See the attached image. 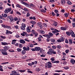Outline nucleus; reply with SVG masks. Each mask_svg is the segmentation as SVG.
Wrapping results in <instances>:
<instances>
[{
  "instance_id": "19",
  "label": "nucleus",
  "mask_w": 75,
  "mask_h": 75,
  "mask_svg": "<svg viewBox=\"0 0 75 75\" xmlns=\"http://www.w3.org/2000/svg\"><path fill=\"white\" fill-rule=\"evenodd\" d=\"M69 44L71 45L72 43V40L71 39H69Z\"/></svg>"
},
{
  "instance_id": "47",
  "label": "nucleus",
  "mask_w": 75,
  "mask_h": 75,
  "mask_svg": "<svg viewBox=\"0 0 75 75\" xmlns=\"http://www.w3.org/2000/svg\"><path fill=\"white\" fill-rule=\"evenodd\" d=\"M30 13H29V12H28L27 13V17H29V16H30Z\"/></svg>"
},
{
  "instance_id": "17",
  "label": "nucleus",
  "mask_w": 75,
  "mask_h": 75,
  "mask_svg": "<svg viewBox=\"0 0 75 75\" xmlns=\"http://www.w3.org/2000/svg\"><path fill=\"white\" fill-rule=\"evenodd\" d=\"M1 43L2 44V45H8V43H6V42H1Z\"/></svg>"
},
{
  "instance_id": "48",
  "label": "nucleus",
  "mask_w": 75,
  "mask_h": 75,
  "mask_svg": "<svg viewBox=\"0 0 75 75\" xmlns=\"http://www.w3.org/2000/svg\"><path fill=\"white\" fill-rule=\"evenodd\" d=\"M56 63L57 64H59V61H55V63Z\"/></svg>"
},
{
  "instance_id": "16",
  "label": "nucleus",
  "mask_w": 75,
  "mask_h": 75,
  "mask_svg": "<svg viewBox=\"0 0 75 75\" xmlns=\"http://www.w3.org/2000/svg\"><path fill=\"white\" fill-rule=\"evenodd\" d=\"M16 40H13L12 42V44H16Z\"/></svg>"
},
{
  "instance_id": "61",
  "label": "nucleus",
  "mask_w": 75,
  "mask_h": 75,
  "mask_svg": "<svg viewBox=\"0 0 75 75\" xmlns=\"http://www.w3.org/2000/svg\"><path fill=\"white\" fill-rule=\"evenodd\" d=\"M65 42H66V43H67V44H68V40H67V39H65Z\"/></svg>"
},
{
  "instance_id": "36",
  "label": "nucleus",
  "mask_w": 75,
  "mask_h": 75,
  "mask_svg": "<svg viewBox=\"0 0 75 75\" xmlns=\"http://www.w3.org/2000/svg\"><path fill=\"white\" fill-rule=\"evenodd\" d=\"M67 3L68 4H69V5H71L72 4V3H71V2L70 1H68L67 2Z\"/></svg>"
},
{
  "instance_id": "11",
  "label": "nucleus",
  "mask_w": 75,
  "mask_h": 75,
  "mask_svg": "<svg viewBox=\"0 0 75 75\" xmlns=\"http://www.w3.org/2000/svg\"><path fill=\"white\" fill-rule=\"evenodd\" d=\"M70 62L72 64H74L75 63V60H74V59H71Z\"/></svg>"
},
{
  "instance_id": "32",
  "label": "nucleus",
  "mask_w": 75,
  "mask_h": 75,
  "mask_svg": "<svg viewBox=\"0 0 75 75\" xmlns=\"http://www.w3.org/2000/svg\"><path fill=\"white\" fill-rule=\"evenodd\" d=\"M33 34L35 35V37H37V36L38 35V33H37L36 32V33H35Z\"/></svg>"
},
{
  "instance_id": "64",
  "label": "nucleus",
  "mask_w": 75,
  "mask_h": 75,
  "mask_svg": "<svg viewBox=\"0 0 75 75\" xmlns=\"http://www.w3.org/2000/svg\"><path fill=\"white\" fill-rule=\"evenodd\" d=\"M64 15L65 17H68V14L67 13H65Z\"/></svg>"
},
{
  "instance_id": "44",
  "label": "nucleus",
  "mask_w": 75,
  "mask_h": 75,
  "mask_svg": "<svg viewBox=\"0 0 75 75\" xmlns=\"http://www.w3.org/2000/svg\"><path fill=\"white\" fill-rule=\"evenodd\" d=\"M40 33H42V34H45V32H44V30H43L41 32H40Z\"/></svg>"
},
{
  "instance_id": "38",
  "label": "nucleus",
  "mask_w": 75,
  "mask_h": 75,
  "mask_svg": "<svg viewBox=\"0 0 75 75\" xmlns=\"http://www.w3.org/2000/svg\"><path fill=\"white\" fill-rule=\"evenodd\" d=\"M64 68L65 69H68L69 67H64Z\"/></svg>"
},
{
  "instance_id": "55",
  "label": "nucleus",
  "mask_w": 75,
  "mask_h": 75,
  "mask_svg": "<svg viewBox=\"0 0 75 75\" xmlns=\"http://www.w3.org/2000/svg\"><path fill=\"white\" fill-rule=\"evenodd\" d=\"M16 13L17 14L19 15V16H21V13H20L19 12L17 11L16 12Z\"/></svg>"
},
{
  "instance_id": "20",
  "label": "nucleus",
  "mask_w": 75,
  "mask_h": 75,
  "mask_svg": "<svg viewBox=\"0 0 75 75\" xmlns=\"http://www.w3.org/2000/svg\"><path fill=\"white\" fill-rule=\"evenodd\" d=\"M26 31H27V32H28V33H30L31 32V30L30 29H29V28L28 27L26 30Z\"/></svg>"
},
{
  "instance_id": "40",
  "label": "nucleus",
  "mask_w": 75,
  "mask_h": 75,
  "mask_svg": "<svg viewBox=\"0 0 75 75\" xmlns=\"http://www.w3.org/2000/svg\"><path fill=\"white\" fill-rule=\"evenodd\" d=\"M16 6L17 7H18L19 8H21V6L19 5L18 4L16 5Z\"/></svg>"
},
{
  "instance_id": "23",
  "label": "nucleus",
  "mask_w": 75,
  "mask_h": 75,
  "mask_svg": "<svg viewBox=\"0 0 75 75\" xmlns=\"http://www.w3.org/2000/svg\"><path fill=\"white\" fill-rule=\"evenodd\" d=\"M50 29L51 30H53V31H56V30H57L56 29H54L53 28H51Z\"/></svg>"
},
{
  "instance_id": "57",
  "label": "nucleus",
  "mask_w": 75,
  "mask_h": 75,
  "mask_svg": "<svg viewBox=\"0 0 75 75\" xmlns=\"http://www.w3.org/2000/svg\"><path fill=\"white\" fill-rule=\"evenodd\" d=\"M55 1L54 0H50V2L51 3H54Z\"/></svg>"
},
{
  "instance_id": "31",
  "label": "nucleus",
  "mask_w": 75,
  "mask_h": 75,
  "mask_svg": "<svg viewBox=\"0 0 75 75\" xmlns=\"http://www.w3.org/2000/svg\"><path fill=\"white\" fill-rule=\"evenodd\" d=\"M14 72H15V71H12V74H11L10 75H14Z\"/></svg>"
},
{
  "instance_id": "28",
  "label": "nucleus",
  "mask_w": 75,
  "mask_h": 75,
  "mask_svg": "<svg viewBox=\"0 0 75 75\" xmlns=\"http://www.w3.org/2000/svg\"><path fill=\"white\" fill-rule=\"evenodd\" d=\"M2 16L4 17H7V15L6 13H4V15L3 16V14H2Z\"/></svg>"
},
{
  "instance_id": "43",
  "label": "nucleus",
  "mask_w": 75,
  "mask_h": 75,
  "mask_svg": "<svg viewBox=\"0 0 75 75\" xmlns=\"http://www.w3.org/2000/svg\"><path fill=\"white\" fill-rule=\"evenodd\" d=\"M57 51L59 54H61V51H60V50H57Z\"/></svg>"
},
{
  "instance_id": "60",
  "label": "nucleus",
  "mask_w": 75,
  "mask_h": 75,
  "mask_svg": "<svg viewBox=\"0 0 75 75\" xmlns=\"http://www.w3.org/2000/svg\"><path fill=\"white\" fill-rule=\"evenodd\" d=\"M28 72H29V73H30V74H33V72L31 71L30 70H28Z\"/></svg>"
},
{
  "instance_id": "14",
  "label": "nucleus",
  "mask_w": 75,
  "mask_h": 75,
  "mask_svg": "<svg viewBox=\"0 0 75 75\" xmlns=\"http://www.w3.org/2000/svg\"><path fill=\"white\" fill-rule=\"evenodd\" d=\"M61 0V4H64L66 3V1H65V0Z\"/></svg>"
},
{
  "instance_id": "30",
  "label": "nucleus",
  "mask_w": 75,
  "mask_h": 75,
  "mask_svg": "<svg viewBox=\"0 0 75 75\" xmlns=\"http://www.w3.org/2000/svg\"><path fill=\"white\" fill-rule=\"evenodd\" d=\"M21 49H20L19 48H18L17 49V51H18V52H21Z\"/></svg>"
},
{
  "instance_id": "46",
  "label": "nucleus",
  "mask_w": 75,
  "mask_h": 75,
  "mask_svg": "<svg viewBox=\"0 0 75 75\" xmlns=\"http://www.w3.org/2000/svg\"><path fill=\"white\" fill-rule=\"evenodd\" d=\"M67 21L68 22V23H71V20L70 19H68L67 20Z\"/></svg>"
},
{
  "instance_id": "52",
  "label": "nucleus",
  "mask_w": 75,
  "mask_h": 75,
  "mask_svg": "<svg viewBox=\"0 0 75 75\" xmlns=\"http://www.w3.org/2000/svg\"><path fill=\"white\" fill-rule=\"evenodd\" d=\"M72 24L73 25V27L74 28L75 27V23H72Z\"/></svg>"
},
{
  "instance_id": "21",
  "label": "nucleus",
  "mask_w": 75,
  "mask_h": 75,
  "mask_svg": "<svg viewBox=\"0 0 75 75\" xmlns=\"http://www.w3.org/2000/svg\"><path fill=\"white\" fill-rule=\"evenodd\" d=\"M67 28L66 27H61V30H66Z\"/></svg>"
},
{
  "instance_id": "9",
  "label": "nucleus",
  "mask_w": 75,
  "mask_h": 75,
  "mask_svg": "<svg viewBox=\"0 0 75 75\" xmlns=\"http://www.w3.org/2000/svg\"><path fill=\"white\" fill-rule=\"evenodd\" d=\"M19 42H20V43H21V44H24L25 43V41H24L23 39H21L20 40H19Z\"/></svg>"
},
{
  "instance_id": "63",
  "label": "nucleus",
  "mask_w": 75,
  "mask_h": 75,
  "mask_svg": "<svg viewBox=\"0 0 75 75\" xmlns=\"http://www.w3.org/2000/svg\"><path fill=\"white\" fill-rule=\"evenodd\" d=\"M52 47L53 48H54V49H56L57 47H56V46H52Z\"/></svg>"
},
{
  "instance_id": "54",
  "label": "nucleus",
  "mask_w": 75,
  "mask_h": 75,
  "mask_svg": "<svg viewBox=\"0 0 75 75\" xmlns=\"http://www.w3.org/2000/svg\"><path fill=\"white\" fill-rule=\"evenodd\" d=\"M52 61H55V59L54 57H52L50 59Z\"/></svg>"
},
{
  "instance_id": "35",
  "label": "nucleus",
  "mask_w": 75,
  "mask_h": 75,
  "mask_svg": "<svg viewBox=\"0 0 75 75\" xmlns=\"http://www.w3.org/2000/svg\"><path fill=\"white\" fill-rule=\"evenodd\" d=\"M66 34L67 35H70V33L69 32H67Z\"/></svg>"
},
{
  "instance_id": "49",
  "label": "nucleus",
  "mask_w": 75,
  "mask_h": 75,
  "mask_svg": "<svg viewBox=\"0 0 75 75\" xmlns=\"http://www.w3.org/2000/svg\"><path fill=\"white\" fill-rule=\"evenodd\" d=\"M30 50V47H28L27 48H26V51H29Z\"/></svg>"
},
{
  "instance_id": "53",
  "label": "nucleus",
  "mask_w": 75,
  "mask_h": 75,
  "mask_svg": "<svg viewBox=\"0 0 75 75\" xmlns=\"http://www.w3.org/2000/svg\"><path fill=\"white\" fill-rule=\"evenodd\" d=\"M7 10L8 12H10V11H11V8H8Z\"/></svg>"
},
{
  "instance_id": "42",
  "label": "nucleus",
  "mask_w": 75,
  "mask_h": 75,
  "mask_svg": "<svg viewBox=\"0 0 75 75\" xmlns=\"http://www.w3.org/2000/svg\"><path fill=\"white\" fill-rule=\"evenodd\" d=\"M30 47L31 48H33V47H34V45H33L32 44H31L30 45Z\"/></svg>"
},
{
  "instance_id": "18",
  "label": "nucleus",
  "mask_w": 75,
  "mask_h": 75,
  "mask_svg": "<svg viewBox=\"0 0 75 75\" xmlns=\"http://www.w3.org/2000/svg\"><path fill=\"white\" fill-rule=\"evenodd\" d=\"M30 23H31V24H33V25H35L36 24V22L34 21H31L30 22Z\"/></svg>"
},
{
  "instance_id": "27",
  "label": "nucleus",
  "mask_w": 75,
  "mask_h": 75,
  "mask_svg": "<svg viewBox=\"0 0 75 75\" xmlns=\"http://www.w3.org/2000/svg\"><path fill=\"white\" fill-rule=\"evenodd\" d=\"M50 41L51 42H54L55 41V40L54 39H52Z\"/></svg>"
},
{
  "instance_id": "3",
  "label": "nucleus",
  "mask_w": 75,
  "mask_h": 75,
  "mask_svg": "<svg viewBox=\"0 0 75 75\" xmlns=\"http://www.w3.org/2000/svg\"><path fill=\"white\" fill-rule=\"evenodd\" d=\"M47 54L48 55H51L52 54H56L57 52L55 51H54V50L52 49H50L49 50V51L47 52Z\"/></svg>"
},
{
  "instance_id": "41",
  "label": "nucleus",
  "mask_w": 75,
  "mask_h": 75,
  "mask_svg": "<svg viewBox=\"0 0 75 75\" xmlns=\"http://www.w3.org/2000/svg\"><path fill=\"white\" fill-rule=\"evenodd\" d=\"M57 48H59V49H60V48H61V46L60 45H58L57 46Z\"/></svg>"
},
{
  "instance_id": "62",
  "label": "nucleus",
  "mask_w": 75,
  "mask_h": 75,
  "mask_svg": "<svg viewBox=\"0 0 75 75\" xmlns=\"http://www.w3.org/2000/svg\"><path fill=\"white\" fill-rule=\"evenodd\" d=\"M15 37L16 38H20V36L19 35H16Z\"/></svg>"
},
{
  "instance_id": "58",
  "label": "nucleus",
  "mask_w": 75,
  "mask_h": 75,
  "mask_svg": "<svg viewBox=\"0 0 75 75\" xmlns=\"http://www.w3.org/2000/svg\"><path fill=\"white\" fill-rule=\"evenodd\" d=\"M54 12H55V13H58V10L56 9V10H54Z\"/></svg>"
},
{
  "instance_id": "1",
  "label": "nucleus",
  "mask_w": 75,
  "mask_h": 75,
  "mask_svg": "<svg viewBox=\"0 0 75 75\" xmlns=\"http://www.w3.org/2000/svg\"><path fill=\"white\" fill-rule=\"evenodd\" d=\"M9 48H10V47L8 46H6L4 47V49H1L0 51L3 55H7L8 54L7 52H6V51L8 50Z\"/></svg>"
},
{
  "instance_id": "4",
  "label": "nucleus",
  "mask_w": 75,
  "mask_h": 75,
  "mask_svg": "<svg viewBox=\"0 0 75 75\" xmlns=\"http://www.w3.org/2000/svg\"><path fill=\"white\" fill-rule=\"evenodd\" d=\"M21 2L22 4H24V5L26 6V7H31V6H32V7H33L34 6V5H33V4H30V5L28 3L24 2V1H21Z\"/></svg>"
},
{
  "instance_id": "51",
  "label": "nucleus",
  "mask_w": 75,
  "mask_h": 75,
  "mask_svg": "<svg viewBox=\"0 0 75 75\" xmlns=\"http://www.w3.org/2000/svg\"><path fill=\"white\" fill-rule=\"evenodd\" d=\"M14 27L16 29H18V26L17 25H16V26H14Z\"/></svg>"
},
{
  "instance_id": "50",
  "label": "nucleus",
  "mask_w": 75,
  "mask_h": 75,
  "mask_svg": "<svg viewBox=\"0 0 75 75\" xmlns=\"http://www.w3.org/2000/svg\"><path fill=\"white\" fill-rule=\"evenodd\" d=\"M69 50H67L65 51V52L67 54H68L69 52Z\"/></svg>"
},
{
  "instance_id": "15",
  "label": "nucleus",
  "mask_w": 75,
  "mask_h": 75,
  "mask_svg": "<svg viewBox=\"0 0 75 75\" xmlns=\"http://www.w3.org/2000/svg\"><path fill=\"white\" fill-rule=\"evenodd\" d=\"M26 53V51L25 50H22L21 52V54H22V55H24V54H25V53Z\"/></svg>"
},
{
  "instance_id": "56",
  "label": "nucleus",
  "mask_w": 75,
  "mask_h": 75,
  "mask_svg": "<svg viewBox=\"0 0 75 75\" xmlns=\"http://www.w3.org/2000/svg\"><path fill=\"white\" fill-rule=\"evenodd\" d=\"M52 16H56V15H55V14L54 13V12H52Z\"/></svg>"
},
{
  "instance_id": "6",
  "label": "nucleus",
  "mask_w": 75,
  "mask_h": 75,
  "mask_svg": "<svg viewBox=\"0 0 75 75\" xmlns=\"http://www.w3.org/2000/svg\"><path fill=\"white\" fill-rule=\"evenodd\" d=\"M52 33H54V34H55L56 35V36H57V35H59V33H57V32H59V30H56L55 31H52Z\"/></svg>"
},
{
  "instance_id": "37",
  "label": "nucleus",
  "mask_w": 75,
  "mask_h": 75,
  "mask_svg": "<svg viewBox=\"0 0 75 75\" xmlns=\"http://www.w3.org/2000/svg\"><path fill=\"white\" fill-rule=\"evenodd\" d=\"M4 12L5 13H8V10H7V8H6V9L5 11Z\"/></svg>"
},
{
  "instance_id": "2",
  "label": "nucleus",
  "mask_w": 75,
  "mask_h": 75,
  "mask_svg": "<svg viewBox=\"0 0 75 75\" xmlns=\"http://www.w3.org/2000/svg\"><path fill=\"white\" fill-rule=\"evenodd\" d=\"M52 63L50 62H48L46 63L45 64V68L46 69L47 68H51V67H52Z\"/></svg>"
},
{
  "instance_id": "7",
  "label": "nucleus",
  "mask_w": 75,
  "mask_h": 75,
  "mask_svg": "<svg viewBox=\"0 0 75 75\" xmlns=\"http://www.w3.org/2000/svg\"><path fill=\"white\" fill-rule=\"evenodd\" d=\"M26 27V25L24 23H22V26L21 27V28L23 30H25V28Z\"/></svg>"
},
{
  "instance_id": "33",
  "label": "nucleus",
  "mask_w": 75,
  "mask_h": 75,
  "mask_svg": "<svg viewBox=\"0 0 75 75\" xmlns=\"http://www.w3.org/2000/svg\"><path fill=\"white\" fill-rule=\"evenodd\" d=\"M41 11L42 12H43V13H46V11L44 10V9H42L41 10Z\"/></svg>"
},
{
  "instance_id": "10",
  "label": "nucleus",
  "mask_w": 75,
  "mask_h": 75,
  "mask_svg": "<svg viewBox=\"0 0 75 75\" xmlns=\"http://www.w3.org/2000/svg\"><path fill=\"white\" fill-rule=\"evenodd\" d=\"M35 51H40L41 50V48L40 47H36L35 48Z\"/></svg>"
},
{
  "instance_id": "45",
  "label": "nucleus",
  "mask_w": 75,
  "mask_h": 75,
  "mask_svg": "<svg viewBox=\"0 0 75 75\" xmlns=\"http://www.w3.org/2000/svg\"><path fill=\"white\" fill-rule=\"evenodd\" d=\"M8 64V62H5L4 63H1V64L3 65H4V64Z\"/></svg>"
},
{
  "instance_id": "8",
  "label": "nucleus",
  "mask_w": 75,
  "mask_h": 75,
  "mask_svg": "<svg viewBox=\"0 0 75 75\" xmlns=\"http://www.w3.org/2000/svg\"><path fill=\"white\" fill-rule=\"evenodd\" d=\"M70 34L72 37H75V34H74V33L72 31H71L70 32Z\"/></svg>"
},
{
  "instance_id": "12",
  "label": "nucleus",
  "mask_w": 75,
  "mask_h": 75,
  "mask_svg": "<svg viewBox=\"0 0 75 75\" xmlns=\"http://www.w3.org/2000/svg\"><path fill=\"white\" fill-rule=\"evenodd\" d=\"M9 19L11 21H14V19H13V16H12L11 15H10L9 16Z\"/></svg>"
},
{
  "instance_id": "13",
  "label": "nucleus",
  "mask_w": 75,
  "mask_h": 75,
  "mask_svg": "<svg viewBox=\"0 0 75 75\" xmlns=\"http://www.w3.org/2000/svg\"><path fill=\"white\" fill-rule=\"evenodd\" d=\"M53 25H54L55 27L57 26V25H58V23H57L56 21H54V23H53Z\"/></svg>"
},
{
  "instance_id": "39",
  "label": "nucleus",
  "mask_w": 75,
  "mask_h": 75,
  "mask_svg": "<svg viewBox=\"0 0 75 75\" xmlns=\"http://www.w3.org/2000/svg\"><path fill=\"white\" fill-rule=\"evenodd\" d=\"M32 33H33V34L35 33H36V32L35 31V30H32L31 31Z\"/></svg>"
},
{
  "instance_id": "29",
  "label": "nucleus",
  "mask_w": 75,
  "mask_h": 75,
  "mask_svg": "<svg viewBox=\"0 0 75 75\" xmlns=\"http://www.w3.org/2000/svg\"><path fill=\"white\" fill-rule=\"evenodd\" d=\"M36 71L37 72H39L40 71H41V69L38 68L36 69Z\"/></svg>"
},
{
  "instance_id": "59",
  "label": "nucleus",
  "mask_w": 75,
  "mask_h": 75,
  "mask_svg": "<svg viewBox=\"0 0 75 75\" xmlns=\"http://www.w3.org/2000/svg\"><path fill=\"white\" fill-rule=\"evenodd\" d=\"M38 39L39 40V41H41V38L39 37L38 38Z\"/></svg>"
},
{
  "instance_id": "26",
  "label": "nucleus",
  "mask_w": 75,
  "mask_h": 75,
  "mask_svg": "<svg viewBox=\"0 0 75 75\" xmlns=\"http://www.w3.org/2000/svg\"><path fill=\"white\" fill-rule=\"evenodd\" d=\"M19 72H20L22 73V72H25V70H19Z\"/></svg>"
},
{
  "instance_id": "25",
  "label": "nucleus",
  "mask_w": 75,
  "mask_h": 75,
  "mask_svg": "<svg viewBox=\"0 0 75 75\" xmlns=\"http://www.w3.org/2000/svg\"><path fill=\"white\" fill-rule=\"evenodd\" d=\"M64 40H65V38H64L61 37V41H64Z\"/></svg>"
},
{
  "instance_id": "24",
  "label": "nucleus",
  "mask_w": 75,
  "mask_h": 75,
  "mask_svg": "<svg viewBox=\"0 0 75 75\" xmlns=\"http://www.w3.org/2000/svg\"><path fill=\"white\" fill-rule=\"evenodd\" d=\"M38 26L40 28H42V25L41 24L39 23L38 24Z\"/></svg>"
},
{
  "instance_id": "5",
  "label": "nucleus",
  "mask_w": 75,
  "mask_h": 75,
  "mask_svg": "<svg viewBox=\"0 0 75 75\" xmlns=\"http://www.w3.org/2000/svg\"><path fill=\"white\" fill-rule=\"evenodd\" d=\"M52 36H53V34L51 32H49L48 34L47 35V38L49 39L51 38V37H52Z\"/></svg>"
},
{
  "instance_id": "22",
  "label": "nucleus",
  "mask_w": 75,
  "mask_h": 75,
  "mask_svg": "<svg viewBox=\"0 0 75 75\" xmlns=\"http://www.w3.org/2000/svg\"><path fill=\"white\" fill-rule=\"evenodd\" d=\"M14 75H20V74L18 73L17 74V72L15 71V72H14Z\"/></svg>"
},
{
  "instance_id": "34",
  "label": "nucleus",
  "mask_w": 75,
  "mask_h": 75,
  "mask_svg": "<svg viewBox=\"0 0 75 75\" xmlns=\"http://www.w3.org/2000/svg\"><path fill=\"white\" fill-rule=\"evenodd\" d=\"M1 38H2V39H5L6 38V37L4 36H1Z\"/></svg>"
}]
</instances>
